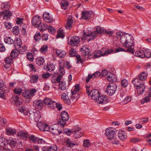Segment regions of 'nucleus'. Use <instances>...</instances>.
Listing matches in <instances>:
<instances>
[{"label": "nucleus", "instance_id": "obj_46", "mask_svg": "<svg viewBox=\"0 0 151 151\" xmlns=\"http://www.w3.org/2000/svg\"><path fill=\"white\" fill-rule=\"evenodd\" d=\"M4 60L5 63L10 64L14 62L13 59L11 56L6 57L5 58Z\"/></svg>", "mask_w": 151, "mask_h": 151}, {"label": "nucleus", "instance_id": "obj_3", "mask_svg": "<svg viewBox=\"0 0 151 151\" xmlns=\"http://www.w3.org/2000/svg\"><path fill=\"white\" fill-rule=\"evenodd\" d=\"M104 32V30L103 28L100 26H97L96 28V31L91 33L84 32L83 36L85 39L89 41L95 38L97 34H102Z\"/></svg>", "mask_w": 151, "mask_h": 151}, {"label": "nucleus", "instance_id": "obj_6", "mask_svg": "<svg viewBox=\"0 0 151 151\" xmlns=\"http://www.w3.org/2000/svg\"><path fill=\"white\" fill-rule=\"evenodd\" d=\"M116 85L114 83H110L107 87L106 92L107 93L111 96L114 94L116 89Z\"/></svg>", "mask_w": 151, "mask_h": 151}, {"label": "nucleus", "instance_id": "obj_48", "mask_svg": "<svg viewBox=\"0 0 151 151\" xmlns=\"http://www.w3.org/2000/svg\"><path fill=\"white\" fill-rule=\"evenodd\" d=\"M132 98L130 96H127L122 100V102L124 104H125L127 103L130 101L131 100Z\"/></svg>", "mask_w": 151, "mask_h": 151}, {"label": "nucleus", "instance_id": "obj_63", "mask_svg": "<svg viewBox=\"0 0 151 151\" xmlns=\"http://www.w3.org/2000/svg\"><path fill=\"white\" fill-rule=\"evenodd\" d=\"M52 101L50 98H46L45 99L44 101H43L44 102L45 104L48 106Z\"/></svg>", "mask_w": 151, "mask_h": 151}, {"label": "nucleus", "instance_id": "obj_52", "mask_svg": "<svg viewBox=\"0 0 151 151\" xmlns=\"http://www.w3.org/2000/svg\"><path fill=\"white\" fill-rule=\"evenodd\" d=\"M17 136L20 137V138L26 139L27 137L28 134L25 132H20L18 133Z\"/></svg>", "mask_w": 151, "mask_h": 151}, {"label": "nucleus", "instance_id": "obj_62", "mask_svg": "<svg viewBox=\"0 0 151 151\" xmlns=\"http://www.w3.org/2000/svg\"><path fill=\"white\" fill-rule=\"evenodd\" d=\"M36 62L38 65H42L44 63V59L42 58H39L37 59Z\"/></svg>", "mask_w": 151, "mask_h": 151}, {"label": "nucleus", "instance_id": "obj_5", "mask_svg": "<svg viewBox=\"0 0 151 151\" xmlns=\"http://www.w3.org/2000/svg\"><path fill=\"white\" fill-rule=\"evenodd\" d=\"M105 131V134L109 139L110 140L114 137L116 134L115 129L111 127H109L106 128Z\"/></svg>", "mask_w": 151, "mask_h": 151}, {"label": "nucleus", "instance_id": "obj_22", "mask_svg": "<svg viewBox=\"0 0 151 151\" xmlns=\"http://www.w3.org/2000/svg\"><path fill=\"white\" fill-rule=\"evenodd\" d=\"M118 136L119 138L123 141L125 140L127 138V134L124 131H119Z\"/></svg>", "mask_w": 151, "mask_h": 151}, {"label": "nucleus", "instance_id": "obj_23", "mask_svg": "<svg viewBox=\"0 0 151 151\" xmlns=\"http://www.w3.org/2000/svg\"><path fill=\"white\" fill-rule=\"evenodd\" d=\"M81 130L80 128H78L77 129L75 130L74 132H75L74 134V137L77 139L81 137L83 134V132H79Z\"/></svg>", "mask_w": 151, "mask_h": 151}, {"label": "nucleus", "instance_id": "obj_50", "mask_svg": "<svg viewBox=\"0 0 151 151\" xmlns=\"http://www.w3.org/2000/svg\"><path fill=\"white\" fill-rule=\"evenodd\" d=\"M47 70L50 72L53 71L55 69V66L54 65L50 64L47 66Z\"/></svg>", "mask_w": 151, "mask_h": 151}, {"label": "nucleus", "instance_id": "obj_64", "mask_svg": "<svg viewBox=\"0 0 151 151\" xmlns=\"http://www.w3.org/2000/svg\"><path fill=\"white\" fill-rule=\"evenodd\" d=\"M66 121H64L63 119H62V118L61 119L59 120L58 121V125H60L62 127H64L66 124L65 122Z\"/></svg>", "mask_w": 151, "mask_h": 151}, {"label": "nucleus", "instance_id": "obj_57", "mask_svg": "<svg viewBox=\"0 0 151 151\" xmlns=\"http://www.w3.org/2000/svg\"><path fill=\"white\" fill-rule=\"evenodd\" d=\"M132 83L134 86L136 87L139 85V84H141V82H140L139 79L138 78H134L132 82Z\"/></svg>", "mask_w": 151, "mask_h": 151}, {"label": "nucleus", "instance_id": "obj_15", "mask_svg": "<svg viewBox=\"0 0 151 151\" xmlns=\"http://www.w3.org/2000/svg\"><path fill=\"white\" fill-rule=\"evenodd\" d=\"M43 105V101L41 100H35L33 102L34 106L37 109H41Z\"/></svg>", "mask_w": 151, "mask_h": 151}, {"label": "nucleus", "instance_id": "obj_10", "mask_svg": "<svg viewBox=\"0 0 151 151\" xmlns=\"http://www.w3.org/2000/svg\"><path fill=\"white\" fill-rule=\"evenodd\" d=\"M77 53L75 49L73 48H71L69 51V56L70 57L76 56L77 60V63H82V61L80 56L79 55H77Z\"/></svg>", "mask_w": 151, "mask_h": 151}, {"label": "nucleus", "instance_id": "obj_20", "mask_svg": "<svg viewBox=\"0 0 151 151\" xmlns=\"http://www.w3.org/2000/svg\"><path fill=\"white\" fill-rule=\"evenodd\" d=\"M101 75L100 72L99 71H97L93 75H88V77L86 80V82L88 83L90 79L91 78H96L99 77Z\"/></svg>", "mask_w": 151, "mask_h": 151}, {"label": "nucleus", "instance_id": "obj_35", "mask_svg": "<svg viewBox=\"0 0 151 151\" xmlns=\"http://www.w3.org/2000/svg\"><path fill=\"white\" fill-rule=\"evenodd\" d=\"M115 76L113 73H111L110 72L109 74L107 76V79L109 82H113L115 80Z\"/></svg>", "mask_w": 151, "mask_h": 151}, {"label": "nucleus", "instance_id": "obj_28", "mask_svg": "<svg viewBox=\"0 0 151 151\" xmlns=\"http://www.w3.org/2000/svg\"><path fill=\"white\" fill-rule=\"evenodd\" d=\"M3 15L4 16V19H6L8 20L9 19V17L12 15V14L11 12L9 11L6 10L5 11L3 12Z\"/></svg>", "mask_w": 151, "mask_h": 151}, {"label": "nucleus", "instance_id": "obj_58", "mask_svg": "<svg viewBox=\"0 0 151 151\" xmlns=\"http://www.w3.org/2000/svg\"><path fill=\"white\" fill-rule=\"evenodd\" d=\"M48 47L47 45H43L40 50V51L42 53H45L47 50Z\"/></svg>", "mask_w": 151, "mask_h": 151}, {"label": "nucleus", "instance_id": "obj_59", "mask_svg": "<svg viewBox=\"0 0 151 151\" xmlns=\"http://www.w3.org/2000/svg\"><path fill=\"white\" fill-rule=\"evenodd\" d=\"M7 143L9 144L12 147H14L15 145L16 142L13 139H12L7 141Z\"/></svg>", "mask_w": 151, "mask_h": 151}, {"label": "nucleus", "instance_id": "obj_40", "mask_svg": "<svg viewBox=\"0 0 151 151\" xmlns=\"http://www.w3.org/2000/svg\"><path fill=\"white\" fill-rule=\"evenodd\" d=\"M59 89L61 90H64L66 89V84L63 81H61L59 84Z\"/></svg>", "mask_w": 151, "mask_h": 151}, {"label": "nucleus", "instance_id": "obj_29", "mask_svg": "<svg viewBox=\"0 0 151 151\" xmlns=\"http://www.w3.org/2000/svg\"><path fill=\"white\" fill-rule=\"evenodd\" d=\"M65 73V70L63 67H62V65L60 64V67L59 71L57 73V75L62 77Z\"/></svg>", "mask_w": 151, "mask_h": 151}, {"label": "nucleus", "instance_id": "obj_34", "mask_svg": "<svg viewBox=\"0 0 151 151\" xmlns=\"http://www.w3.org/2000/svg\"><path fill=\"white\" fill-rule=\"evenodd\" d=\"M38 27L41 31L45 30L47 29V25L41 22Z\"/></svg>", "mask_w": 151, "mask_h": 151}, {"label": "nucleus", "instance_id": "obj_4", "mask_svg": "<svg viewBox=\"0 0 151 151\" xmlns=\"http://www.w3.org/2000/svg\"><path fill=\"white\" fill-rule=\"evenodd\" d=\"M29 113L30 118L35 122L38 121L41 117V113L36 109L31 110Z\"/></svg>", "mask_w": 151, "mask_h": 151}, {"label": "nucleus", "instance_id": "obj_1", "mask_svg": "<svg viewBox=\"0 0 151 151\" xmlns=\"http://www.w3.org/2000/svg\"><path fill=\"white\" fill-rule=\"evenodd\" d=\"M134 42L133 36L131 35L126 34L121 38L120 42L123 47L127 48L128 51L134 53Z\"/></svg>", "mask_w": 151, "mask_h": 151}, {"label": "nucleus", "instance_id": "obj_61", "mask_svg": "<svg viewBox=\"0 0 151 151\" xmlns=\"http://www.w3.org/2000/svg\"><path fill=\"white\" fill-rule=\"evenodd\" d=\"M126 33L124 34L123 32H118L116 33V35L118 38H119L120 41H121V38L122 37L126 35Z\"/></svg>", "mask_w": 151, "mask_h": 151}, {"label": "nucleus", "instance_id": "obj_25", "mask_svg": "<svg viewBox=\"0 0 151 151\" xmlns=\"http://www.w3.org/2000/svg\"><path fill=\"white\" fill-rule=\"evenodd\" d=\"M144 49L143 50H140L137 51L135 54V55L136 56L140 58H144L145 57V55L144 54Z\"/></svg>", "mask_w": 151, "mask_h": 151}, {"label": "nucleus", "instance_id": "obj_7", "mask_svg": "<svg viewBox=\"0 0 151 151\" xmlns=\"http://www.w3.org/2000/svg\"><path fill=\"white\" fill-rule=\"evenodd\" d=\"M113 51L114 50L111 49L107 50L104 53L100 50L96 51L95 52L93 57L95 58L102 56H105L107 54L113 52Z\"/></svg>", "mask_w": 151, "mask_h": 151}, {"label": "nucleus", "instance_id": "obj_13", "mask_svg": "<svg viewBox=\"0 0 151 151\" xmlns=\"http://www.w3.org/2000/svg\"><path fill=\"white\" fill-rule=\"evenodd\" d=\"M81 51L82 52V55L84 57H85L86 58L88 57V55L90 53V50L88 48V45H86L83 46L81 49Z\"/></svg>", "mask_w": 151, "mask_h": 151}, {"label": "nucleus", "instance_id": "obj_54", "mask_svg": "<svg viewBox=\"0 0 151 151\" xmlns=\"http://www.w3.org/2000/svg\"><path fill=\"white\" fill-rule=\"evenodd\" d=\"M7 88L4 82L2 80H0V89H3V90L5 91Z\"/></svg>", "mask_w": 151, "mask_h": 151}, {"label": "nucleus", "instance_id": "obj_37", "mask_svg": "<svg viewBox=\"0 0 151 151\" xmlns=\"http://www.w3.org/2000/svg\"><path fill=\"white\" fill-rule=\"evenodd\" d=\"M66 144L68 147H72L76 145V143L71 140L67 138L66 141Z\"/></svg>", "mask_w": 151, "mask_h": 151}, {"label": "nucleus", "instance_id": "obj_49", "mask_svg": "<svg viewBox=\"0 0 151 151\" xmlns=\"http://www.w3.org/2000/svg\"><path fill=\"white\" fill-rule=\"evenodd\" d=\"M29 139L30 141H32L33 143H36L37 141L38 138L35 137L33 135H31L29 137Z\"/></svg>", "mask_w": 151, "mask_h": 151}, {"label": "nucleus", "instance_id": "obj_36", "mask_svg": "<svg viewBox=\"0 0 151 151\" xmlns=\"http://www.w3.org/2000/svg\"><path fill=\"white\" fill-rule=\"evenodd\" d=\"M39 77L37 75H33L30 77V81L32 83H36L38 81Z\"/></svg>", "mask_w": 151, "mask_h": 151}, {"label": "nucleus", "instance_id": "obj_38", "mask_svg": "<svg viewBox=\"0 0 151 151\" xmlns=\"http://www.w3.org/2000/svg\"><path fill=\"white\" fill-rule=\"evenodd\" d=\"M19 53L18 51L16 49L13 50L11 52V57L13 59L17 57L19 55Z\"/></svg>", "mask_w": 151, "mask_h": 151}, {"label": "nucleus", "instance_id": "obj_60", "mask_svg": "<svg viewBox=\"0 0 151 151\" xmlns=\"http://www.w3.org/2000/svg\"><path fill=\"white\" fill-rule=\"evenodd\" d=\"M56 102L54 101H52V102L48 106L49 108L51 109H54L56 106Z\"/></svg>", "mask_w": 151, "mask_h": 151}, {"label": "nucleus", "instance_id": "obj_56", "mask_svg": "<svg viewBox=\"0 0 151 151\" xmlns=\"http://www.w3.org/2000/svg\"><path fill=\"white\" fill-rule=\"evenodd\" d=\"M83 145L84 147H88L91 145V143L88 139H85L83 142Z\"/></svg>", "mask_w": 151, "mask_h": 151}, {"label": "nucleus", "instance_id": "obj_47", "mask_svg": "<svg viewBox=\"0 0 151 151\" xmlns=\"http://www.w3.org/2000/svg\"><path fill=\"white\" fill-rule=\"evenodd\" d=\"M111 140L110 143L113 145H118L119 144V141L117 138L114 137L110 139Z\"/></svg>", "mask_w": 151, "mask_h": 151}, {"label": "nucleus", "instance_id": "obj_32", "mask_svg": "<svg viewBox=\"0 0 151 151\" xmlns=\"http://www.w3.org/2000/svg\"><path fill=\"white\" fill-rule=\"evenodd\" d=\"M47 151H56L58 149V147L55 145H52L46 147Z\"/></svg>", "mask_w": 151, "mask_h": 151}, {"label": "nucleus", "instance_id": "obj_17", "mask_svg": "<svg viewBox=\"0 0 151 151\" xmlns=\"http://www.w3.org/2000/svg\"><path fill=\"white\" fill-rule=\"evenodd\" d=\"M73 24V20L71 16L69 15L66 21V24L65 27L66 29H68L71 28L72 27Z\"/></svg>", "mask_w": 151, "mask_h": 151}, {"label": "nucleus", "instance_id": "obj_16", "mask_svg": "<svg viewBox=\"0 0 151 151\" xmlns=\"http://www.w3.org/2000/svg\"><path fill=\"white\" fill-rule=\"evenodd\" d=\"M43 18L46 22L48 23L51 22L53 20L52 15L47 12H45L43 14Z\"/></svg>", "mask_w": 151, "mask_h": 151}, {"label": "nucleus", "instance_id": "obj_33", "mask_svg": "<svg viewBox=\"0 0 151 151\" xmlns=\"http://www.w3.org/2000/svg\"><path fill=\"white\" fill-rule=\"evenodd\" d=\"M6 132L8 135H14L16 134V130L12 128H8L6 129Z\"/></svg>", "mask_w": 151, "mask_h": 151}, {"label": "nucleus", "instance_id": "obj_45", "mask_svg": "<svg viewBox=\"0 0 151 151\" xmlns=\"http://www.w3.org/2000/svg\"><path fill=\"white\" fill-rule=\"evenodd\" d=\"M61 77L60 76H58V77L54 78H52L51 81L52 83H60L61 79Z\"/></svg>", "mask_w": 151, "mask_h": 151}, {"label": "nucleus", "instance_id": "obj_26", "mask_svg": "<svg viewBox=\"0 0 151 151\" xmlns=\"http://www.w3.org/2000/svg\"><path fill=\"white\" fill-rule=\"evenodd\" d=\"M56 53L57 56L60 58H63L66 55V52L63 50H57Z\"/></svg>", "mask_w": 151, "mask_h": 151}, {"label": "nucleus", "instance_id": "obj_41", "mask_svg": "<svg viewBox=\"0 0 151 151\" xmlns=\"http://www.w3.org/2000/svg\"><path fill=\"white\" fill-rule=\"evenodd\" d=\"M18 49L19 52L20 53L23 54L27 50V47L25 45H22V46H21Z\"/></svg>", "mask_w": 151, "mask_h": 151}, {"label": "nucleus", "instance_id": "obj_8", "mask_svg": "<svg viewBox=\"0 0 151 151\" xmlns=\"http://www.w3.org/2000/svg\"><path fill=\"white\" fill-rule=\"evenodd\" d=\"M58 126L57 124H55L49 127V131L52 134L55 135H58L62 133V132L58 129Z\"/></svg>", "mask_w": 151, "mask_h": 151}, {"label": "nucleus", "instance_id": "obj_24", "mask_svg": "<svg viewBox=\"0 0 151 151\" xmlns=\"http://www.w3.org/2000/svg\"><path fill=\"white\" fill-rule=\"evenodd\" d=\"M60 115L61 118L64 121H67L69 119V116L68 113L65 111H62Z\"/></svg>", "mask_w": 151, "mask_h": 151}, {"label": "nucleus", "instance_id": "obj_30", "mask_svg": "<svg viewBox=\"0 0 151 151\" xmlns=\"http://www.w3.org/2000/svg\"><path fill=\"white\" fill-rule=\"evenodd\" d=\"M5 138L2 137H0V146L2 147L3 149H4L3 147L7 144V140H5Z\"/></svg>", "mask_w": 151, "mask_h": 151}, {"label": "nucleus", "instance_id": "obj_11", "mask_svg": "<svg viewBox=\"0 0 151 151\" xmlns=\"http://www.w3.org/2000/svg\"><path fill=\"white\" fill-rule=\"evenodd\" d=\"M41 17L38 15L33 17L32 19V25L34 26L38 27L41 22Z\"/></svg>", "mask_w": 151, "mask_h": 151}, {"label": "nucleus", "instance_id": "obj_12", "mask_svg": "<svg viewBox=\"0 0 151 151\" xmlns=\"http://www.w3.org/2000/svg\"><path fill=\"white\" fill-rule=\"evenodd\" d=\"M37 126L39 129L44 131H48L49 129V126L43 122H38L37 124Z\"/></svg>", "mask_w": 151, "mask_h": 151}, {"label": "nucleus", "instance_id": "obj_55", "mask_svg": "<svg viewBox=\"0 0 151 151\" xmlns=\"http://www.w3.org/2000/svg\"><path fill=\"white\" fill-rule=\"evenodd\" d=\"M34 39L36 41H38L40 40L41 36L39 32H37L34 36Z\"/></svg>", "mask_w": 151, "mask_h": 151}, {"label": "nucleus", "instance_id": "obj_2", "mask_svg": "<svg viewBox=\"0 0 151 151\" xmlns=\"http://www.w3.org/2000/svg\"><path fill=\"white\" fill-rule=\"evenodd\" d=\"M100 93L99 90L94 89L91 90L90 96L91 99L95 102L99 104H104L108 102V99L104 95H100Z\"/></svg>", "mask_w": 151, "mask_h": 151}, {"label": "nucleus", "instance_id": "obj_31", "mask_svg": "<svg viewBox=\"0 0 151 151\" xmlns=\"http://www.w3.org/2000/svg\"><path fill=\"white\" fill-rule=\"evenodd\" d=\"M59 64L62 65V66L63 65L65 68L68 69H69L71 67L68 62L63 60L60 62Z\"/></svg>", "mask_w": 151, "mask_h": 151}, {"label": "nucleus", "instance_id": "obj_21", "mask_svg": "<svg viewBox=\"0 0 151 151\" xmlns=\"http://www.w3.org/2000/svg\"><path fill=\"white\" fill-rule=\"evenodd\" d=\"M71 96L70 97V100L73 102H76L77 101L80 97V95L78 93L71 91Z\"/></svg>", "mask_w": 151, "mask_h": 151}, {"label": "nucleus", "instance_id": "obj_51", "mask_svg": "<svg viewBox=\"0 0 151 151\" xmlns=\"http://www.w3.org/2000/svg\"><path fill=\"white\" fill-rule=\"evenodd\" d=\"M151 97L149 95L146 96L144 99L141 101V104H144L145 103L149 102L150 100V97Z\"/></svg>", "mask_w": 151, "mask_h": 151}, {"label": "nucleus", "instance_id": "obj_42", "mask_svg": "<svg viewBox=\"0 0 151 151\" xmlns=\"http://www.w3.org/2000/svg\"><path fill=\"white\" fill-rule=\"evenodd\" d=\"M4 41L6 43L10 45L12 44L14 42V40L9 37H6L4 39Z\"/></svg>", "mask_w": 151, "mask_h": 151}, {"label": "nucleus", "instance_id": "obj_18", "mask_svg": "<svg viewBox=\"0 0 151 151\" xmlns=\"http://www.w3.org/2000/svg\"><path fill=\"white\" fill-rule=\"evenodd\" d=\"M61 99L66 104L69 105L71 103V101L69 100L68 96L65 93H63L61 96Z\"/></svg>", "mask_w": 151, "mask_h": 151}, {"label": "nucleus", "instance_id": "obj_39", "mask_svg": "<svg viewBox=\"0 0 151 151\" xmlns=\"http://www.w3.org/2000/svg\"><path fill=\"white\" fill-rule=\"evenodd\" d=\"M68 4L67 1H63L61 2V6L62 9L66 10L68 9Z\"/></svg>", "mask_w": 151, "mask_h": 151}, {"label": "nucleus", "instance_id": "obj_9", "mask_svg": "<svg viewBox=\"0 0 151 151\" xmlns=\"http://www.w3.org/2000/svg\"><path fill=\"white\" fill-rule=\"evenodd\" d=\"M68 43L70 44L72 46L76 45L80 42V38L77 36L69 37L68 38Z\"/></svg>", "mask_w": 151, "mask_h": 151}, {"label": "nucleus", "instance_id": "obj_14", "mask_svg": "<svg viewBox=\"0 0 151 151\" xmlns=\"http://www.w3.org/2000/svg\"><path fill=\"white\" fill-rule=\"evenodd\" d=\"M82 19L86 20L90 19L93 16V14L91 12H82Z\"/></svg>", "mask_w": 151, "mask_h": 151}, {"label": "nucleus", "instance_id": "obj_27", "mask_svg": "<svg viewBox=\"0 0 151 151\" xmlns=\"http://www.w3.org/2000/svg\"><path fill=\"white\" fill-rule=\"evenodd\" d=\"M14 43V46L16 49H18L22 45V42L20 39L15 40Z\"/></svg>", "mask_w": 151, "mask_h": 151}, {"label": "nucleus", "instance_id": "obj_43", "mask_svg": "<svg viewBox=\"0 0 151 151\" xmlns=\"http://www.w3.org/2000/svg\"><path fill=\"white\" fill-rule=\"evenodd\" d=\"M147 74L145 72H142L139 76V78L140 80H144L147 78Z\"/></svg>", "mask_w": 151, "mask_h": 151}, {"label": "nucleus", "instance_id": "obj_19", "mask_svg": "<svg viewBox=\"0 0 151 151\" xmlns=\"http://www.w3.org/2000/svg\"><path fill=\"white\" fill-rule=\"evenodd\" d=\"M137 93L139 94H142L145 91V87L144 84L142 83L136 86Z\"/></svg>", "mask_w": 151, "mask_h": 151}, {"label": "nucleus", "instance_id": "obj_44", "mask_svg": "<svg viewBox=\"0 0 151 151\" xmlns=\"http://www.w3.org/2000/svg\"><path fill=\"white\" fill-rule=\"evenodd\" d=\"M30 93L29 90H26L22 93V95L26 99H30L31 97Z\"/></svg>", "mask_w": 151, "mask_h": 151}, {"label": "nucleus", "instance_id": "obj_53", "mask_svg": "<svg viewBox=\"0 0 151 151\" xmlns=\"http://www.w3.org/2000/svg\"><path fill=\"white\" fill-rule=\"evenodd\" d=\"M144 55H145V57L146 58H149L151 57V53L148 49H144Z\"/></svg>", "mask_w": 151, "mask_h": 151}]
</instances>
